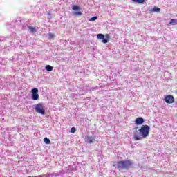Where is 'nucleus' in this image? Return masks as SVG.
Wrapping results in <instances>:
<instances>
[{
  "label": "nucleus",
  "mask_w": 177,
  "mask_h": 177,
  "mask_svg": "<svg viewBox=\"0 0 177 177\" xmlns=\"http://www.w3.org/2000/svg\"><path fill=\"white\" fill-rule=\"evenodd\" d=\"M76 131H77V129L75 127H72L71 129V133H75Z\"/></svg>",
  "instance_id": "nucleus-18"
},
{
  "label": "nucleus",
  "mask_w": 177,
  "mask_h": 177,
  "mask_svg": "<svg viewBox=\"0 0 177 177\" xmlns=\"http://www.w3.org/2000/svg\"><path fill=\"white\" fill-rule=\"evenodd\" d=\"M165 102L167 104H172L175 102V97L172 95H167L165 97Z\"/></svg>",
  "instance_id": "nucleus-6"
},
{
  "label": "nucleus",
  "mask_w": 177,
  "mask_h": 177,
  "mask_svg": "<svg viewBox=\"0 0 177 177\" xmlns=\"http://www.w3.org/2000/svg\"><path fill=\"white\" fill-rule=\"evenodd\" d=\"M82 15V12H81V11L79 12H76L73 13L74 16H81Z\"/></svg>",
  "instance_id": "nucleus-16"
},
{
  "label": "nucleus",
  "mask_w": 177,
  "mask_h": 177,
  "mask_svg": "<svg viewBox=\"0 0 177 177\" xmlns=\"http://www.w3.org/2000/svg\"><path fill=\"white\" fill-rule=\"evenodd\" d=\"M118 169L121 171V169H129L130 167H132V161L127 160L124 161H118Z\"/></svg>",
  "instance_id": "nucleus-2"
},
{
  "label": "nucleus",
  "mask_w": 177,
  "mask_h": 177,
  "mask_svg": "<svg viewBox=\"0 0 177 177\" xmlns=\"http://www.w3.org/2000/svg\"><path fill=\"white\" fill-rule=\"evenodd\" d=\"M135 123L137 125H142L145 123V120L143 119V118L140 117V118H137L135 120Z\"/></svg>",
  "instance_id": "nucleus-7"
},
{
  "label": "nucleus",
  "mask_w": 177,
  "mask_h": 177,
  "mask_svg": "<svg viewBox=\"0 0 177 177\" xmlns=\"http://www.w3.org/2000/svg\"><path fill=\"white\" fill-rule=\"evenodd\" d=\"M46 70L47 71H52L53 70V66H50V65H47L46 67H45Z\"/></svg>",
  "instance_id": "nucleus-10"
},
{
  "label": "nucleus",
  "mask_w": 177,
  "mask_h": 177,
  "mask_svg": "<svg viewBox=\"0 0 177 177\" xmlns=\"http://www.w3.org/2000/svg\"><path fill=\"white\" fill-rule=\"evenodd\" d=\"M136 129H138V127H136Z\"/></svg>",
  "instance_id": "nucleus-21"
},
{
  "label": "nucleus",
  "mask_w": 177,
  "mask_h": 177,
  "mask_svg": "<svg viewBox=\"0 0 177 177\" xmlns=\"http://www.w3.org/2000/svg\"><path fill=\"white\" fill-rule=\"evenodd\" d=\"M95 20H97V17L95 16L89 19V21H95Z\"/></svg>",
  "instance_id": "nucleus-17"
},
{
  "label": "nucleus",
  "mask_w": 177,
  "mask_h": 177,
  "mask_svg": "<svg viewBox=\"0 0 177 177\" xmlns=\"http://www.w3.org/2000/svg\"><path fill=\"white\" fill-rule=\"evenodd\" d=\"M161 9L158 7H153V9L149 10L150 13H154V12H160Z\"/></svg>",
  "instance_id": "nucleus-8"
},
{
  "label": "nucleus",
  "mask_w": 177,
  "mask_h": 177,
  "mask_svg": "<svg viewBox=\"0 0 177 177\" xmlns=\"http://www.w3.org/2000/svg\"><path fill=\"white\" fill-rule=\"evenodd\" d=\"M93 140H96V137L95 136L87 138L88 143H92L93 142Z\"/></svg>",
  "instance_id": "nucleus-9"
},
{
  "label": "nucleus",
  "mask_w": 177,
  "mask_h": 177,
  "mask_svg": "<svg viewBox=\"0 0 177 177\" xmlns=\"http://www.w3.org/2000/svg\"><path fill=\"white\" fill-rule=\"evenodd\" d=\"M45 106H44V104L38 103L35 106V110L36 113L39 114H41L42 115H45Z\"/></svg>",
  "instance_id": "nucleus-3"
},
{
  "label": "nucleus",
  "mask_w": 177,
  "mask_h": 177,
  "mask_svg": "<svg viewBox=\"0 0 177 177\" xmlns=\"http://www.w3.org/2000/svg\"><path fill=\"white\" fill-rule=\"evenodd\" d=\"M29 30H30V32H35L37 31L35 28L31 27V26H29Z\"/></svg>",
  "instance_id": "nucleus-14"
},
{
  "label": "nucleus",
  "mask_w": 177,
  "mask_h": 177,
  "mask_svg": "<svg viewBox=\"0 0 177 177\" xmlns=\"http://www.w3.org/2000/svg\"><path fill=\"white\" fill-rule=\"evenodd\" d=\"M146 0H132L133 2H136L137 3H145Z\"/></svg>",
  "instance_id": "nucleus-12"
},
{
  "label": "nucleus",
  "mask_w": 177,
  "mask_h": 177,
  "mask_svg": "<svg viewBox=\"0 0 177 177\" xmlns=\"http://www.w3.org/2000/svg\"><path fill=\"white\" fill-rule=\"evenodd\" d=\"M97 38L98 39H102V44H107L109 41L110 40V35L106 34L105 35L100 33L97 35Z\"/></svg>",
  "instance_id": "nucleus-4"
},
{
  "label": "nucleus",
  "mask_w": 177,
  "mask_h": 177,
  "mask_svg": "<svg viewBox=\"0 0 177 177\" xmlns=\"http://www.w3.org/2000/svg\"><path fill=\"white\" fill-rule=\"evenodd\" d=\"M80 10V7L78 6H73V10Z\"/></svg>",
  "instance_id": "nucleus-19"
},
{
  "label": "nucleus",
  "mask_w": 177,
  "mask_h": 177,
  "mask_svg": "<svg viewBox=\"0 0 177 177\" xmlns=\"http://www.w3.org/2000/svg\"><path fill=\"white\" fill-rule=\"evenodd\" d=\"M44 142L46 143V145H49L50 143V140H49L48 138H44Z\"/></svg>",
  "instance_id": "nucleus-13"
},
{
  "label": "nucleus",
  "mask_w": 177,
  "mask_h": 177,
  "mask_svg": "<svg viewBox=\"0 0 177 177\" xmlns=\"http://www.w3.org/2000/svg\"><path fill=\"white\" fill-rule=\"evenodd\" d=\"M150 133V127L147 124L142 125L140 129L133 131L134 140H140L147 138Z\"/></svg>",
  "instance_id": "nucleus-1"
},
{
  "label": "nucleus",
  "mask_w": 177,
  "mask_h": 177,
  "mask_svg": "<svg viewBox=\"0 0 177 177\" xmlns=\"http://www.w3.org/2000/svg\"><path fill=\"white\" fill-rule=\"evenodd\" d=\"M48 16H50V12H48Z\"/></svg>",
  "instance_id": "nucleus-20"
},
{
  "label": "nucleus",
  "mask_w": 177,
  "mask_h": 177,
  "mask_svg": "<svg viewBox=\"0 0 177 177\" xmlns=\"http://www.w3.org/2000/svg\"><path fill=\"white\" fill-rule=\"evenodd\" d=\"M48 38H49V39H52L55 38V33H49Z\"/></svg>",
  "instance_id": "nucleus-15"
},
{
  "label": "nucleus",
  "mask_w": 177,
  "mask_h": 177,
  "mask_svg": "<svg viewBox=\"0 0 177 177\" xmlns=\"http://www.w3.org/2000/svg\"><path fill=\"white\" fill-rule=\"evenodd\" d=\"M169 24H171V26H174V24H177V19H171L169 21Z\"/></svg>",
  "instance_id": "nucleus-11"
},
{
  "label": "nucleus",
  "mask_w": 177,
  "mask_h": 177,
  "mask_svg": "<svg viewBox=\"0 0 177 177\" xmlns=\"http://www.w3.org/2000/svg\"><path fill=\"white\" fill-rule=\"evenodd\" d=\"M32 100H38L39 99V94H38V88H35L31 90Z\"/></svg>",
  "instance_id": "nucleus-5"
}]
</instances>
